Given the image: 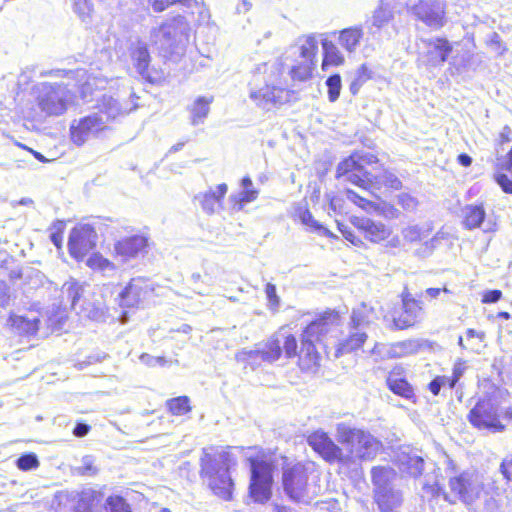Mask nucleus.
<instances>
[{
	"label": "nucleus",
	"mask_w": 512,
	"mask_h": 512,
	"mask_svg": "<svg viewBox=\"0 0 512 512\" xmlns=\"http://www.w3.org/2000/svg\"><path fill=\"white\" fill-rule=\"evenodd\" d=\"M340 322V315L336 311H327L320 318L311 322L303 331L302 346L297 352V341L293 335L284 338L283 349L288 358L299 356V366L303 371H315L319 365L320 356L315 343L328 334L333 326Z\"/></svg>",
	"instance_id": "1"
},
{
	"label": "nucleus",
	"mask_w": 512,
	"mask_h": 512,
	"mask_svg": "<svg viewBox=\"0 0 512 512\" xmlns=\"http://www.w3.org/2000/svg\"><path fill=\"white\" fill-rule=\"evenodd\" d=\"M232 464L229 452H209L208 449H203L200 476L213 493L224 500H230L232 497L233 482L229 475Z\"/></svg>",
	"instance_id": "2"
},
{
	"label": "nucleus",
	"mask_w": 512,
	"mask_h": 512,
	"mask_svg": "<svg viewBox=\"0 0 512 512\" xmlns=\"http://www.w3.org/2000/svg\"><path fill=\"white\" fill-rule=\"evenodd\" d=\"M35 104L41 117H58L75 105V93L64 84L42 82L34 87Z\"/></svg>",
	"instance_id": "3"
},
{
	"label": "nucleus",
	"mask_w": 512,
	"mask_h": 512,
	"mask_svg": "<svg viewBox=\"0 0 512 512\" xmlns=\"http://www.w3.org/2000/svg\"><path fill=\"white\" fill-rule=\"evenodd\" d=\"M336 437L338 442L347 448L348 460L370 461L382 449L381 441L369 431L345 423L337 424Z\"/></svg>",
	"instance_id": "4"
},
{
	"label": "nucleus",
	"mask_w": 512,
	"mask_h": 512,
	"mask_svg": "<svg viewBox=\"0 0 512 512\" xmlns=\"http://www.w3.org/2000/svg\"><path fill=\"white\" fill-rule=\"evenodd\" d=\"M375 501L382 512H396L403 501L402 493L393 482L396 472L391 467L378 466L371 470Z\"/></svg>",
	"instance_id": "5"
},
{
	"label": "nucleus",
	"mask_w": 512,
	"mask_h": 512,
	"mask_svg": "<svg viewBox=\"0 0 512 512\" xmlns=\"http://www.w3.org/2000/svg\"><path fill=\"white\" fill-rule=\"evenodd\" d=\"M308 479V469L302 464L284 468L282 482L285 493L296 502H310L317 491Z\"/></svg>",
	"instance_id": "6"
},
{
	"label": "nucleus",
	"mask_w": 512,
	"mask_h": 512,
	"mask_svg": "<svg viewBox=\"0 0 512 512\" xmlns=\"http://www.w3.org/2000/svg\"><path fill=\"white\" fill-rule=\"evenodd\" d=\"M268 69L267 63L258 65L254 71V81L249 90L250 100L260 109L270 111L286 101V92L283 88L269 85L267 79H264L265 85L258 86L255 82L261 74H265Z\"/></svg>",
	"instance_id": "7"
},
{
	"label": "nucleus",
	"mask_w": 512,
	"mask_h": 512,
	"mask_svg": "<svg viewBox=\"0 0 512 512\" xmlns=\"http://www.w3.org/2000/svg\"><path fill=\"white\" fill-rule=\"evenodd\" d=\"M377 164L376 156L372 154H359L355 153L350 155L338 164L337 174L338 177H344L345 180L359 186L364 190L367 195L372 194L367 189V179L364 176L365 172H376L379 168L373 167L371 170H366L365 165Z\"/></svg>",
	"instance_id": "8"
},
{
	"label": "nucleus",
	"mask_w": 512,
	"mask_h": 512,
	"mask_svg": "<svg viewBox=\"0 0 512 512\" xmlns=\"http://www.w3.org/2000/svg\"><path fill=\"white\" fill-rule=\"evenodd\" d=\"M450 492L469 505L486 494L483 476L475 471H466L449 480Z\"/></svg>",
	"instance_id": "9"
},
{
	"label": "nucleus",
	"mask_w": 512,
	"mask_h": 512,
	"mask_svg": "<svg viewBox=\"0 0 512 512\" xmlns=\"http://www.w3.org/2000/svg\"><path fill=\"white\" fill-rule=\"evenodd\" d=\"M106 128L104 117L94 112L72 121L69 129L70 140L73 144L82 146L89 140L97 138Z\"/></svg>",
	"instance_id": "10"
},
{
	"label": "nucleus",
	"mask_w": 512,
	"mask_h": 512,
	"mask_svg": "<svg viewBox=\"0 0 512 512\" xmlns=\"http://www.w3.org/2000/svg\"><path fill=\"white\" fill-rule=\"evenodd\" d=\"M468 421L479 430L500 432L504 429L500 421L498 406L490 399L476 403L468 414Z\"/></svg>",
	"instance_id": "11"
},
{
	"label": "nucleus",
	"mask_w": 512,
	"mask_h": 512,
	"mask_svg": "<svg viewBox=\"0 0 512 512\" xmlns=\"http://www.w3.org/2000/svg\"><path fill=\"white\" fill-rule=\"evenodd\" d=\"M354 225L373 243H383L386 248H399L402 244L400 236L394 234L390 226L369 218H356Z\"/></svg>",
	"instance_id": "12"
},
{
	"label": "nucleus",
	"mask_w": 512,
	"mask_h": 512,
	"mask_svg": "<svg viewBox=\"0 0 512 512\" xmlns=\"http://www.w3.org/2000/svg\"><path fill=\"white\" fill-rule=\"evenodd\" d=\"M272 467L264 461H251L250 496L255 502L265 503L271 497Z\"/></svg>",
	"instance_id": "13"
},
{
	"label": "nucleus",
	"mask_w": 512,
	"mask_h": 512,
	"mask_svg": "<svg viewBox=\"0 0 512 512\" xmlns=\"http://www.w3.org/2000/svg\"><path fill=\"white\" fill-rule=\"evenodd\" d=\"M418 62L427 67L442 65L452 52V45L446 38L421 39Z\"/></svg>",
	"instance_id": "14"
},
{
	"label": "nucleus",
	"mask_w": 512,
	"mask_h": 512,
	"mask_svg": "<svg viewBox=\"0 0 512 512\" xmlns=\"http://www.w3.org/2000/svg\"><path fill=\"white\" fill-rule=\"evenodd\" d=\"M97 234L88 224L78 225L69 236V252L72 257L82 260L96 245Z\"/></svg>",
	"instance_id": "15"
},
{
	"label": "nucleus",
	"mask_w": 512,
	"mask_h": 512,
	"mask_svg": "<svg viewBox=\"0 0 512 512\" xmlns=\"http://www.w3.org/2000/svg\"><path fill=\"white\" fill-rule=\"evenodd\" d=\"M308 444L329 463H347L348 457L324 431L318 430L308 436Z\"/></svg>",
	"instance_id": "16"
},
{
	"label": "nucleus",
	"mask_w": 512,
	"mask_h": 512,
	"mask_svg": "<svg viewBox=\"0 0 512 512\" xmlns=\"http://www.w3.org/2000/svg\"><path fill=\"white\" fill-rule=\"evenodd\" d=\"M153 284L143 277L131 279L124 290L119 294L120 305L123 307H139L153 293Z\"/></svg>",
	"instance_id": "17"
},
{
	"label": "nucleus",
	"mask_w": 512,
	"mask_h": 512,
	"mask_svg": "<svg viewBox=\"0 0 512 512\" xmlns=\"http://www.w3.org/2000/svg\"><path fill=\"white\" fill-rule=\"evenodd\" d=\"M411 11L433 29H439L445 23V3L442 0H420L411 7Z\"/></svg>",
	"instance_id": "18"
},
{
	"label": "nucleus",
	"mask_w": 512,
	"mask_h": 512,
	"mask_svg": "<svg viewBox=\"0 0 512 512\" xmlns=\"http://www.w3.org/2000/svg\"><path fill=\"white\" fill-rule=\"evenodd\" d=\"M281 351V341L279 339H271L261 350H242L238 352L236 354V360L239 362H247L251 365L259 364L260 361L272 363L279 359Z\"/></svg>",
	"instance_id": "19"
},
{
	"label": "nucleus",
	"mask_w": 512,
	"mask_h": 512,
	"mask_svg": "<svg viewBox=\"0 0 512 512\" xmlns=\"http://www.w3.org/2000/svg\"><path fill=\"white\" fill-rule=\"evenodd\" d=\"M135 94H130V99L124 102H120L118 99L112 96H103L101 104L99 105V111L106 124L108 121L116 119L119 116L126 115L137 108V103L134 101Z\"/></svg>",
	"instance_id": "20"
},
{
	"label": "nucleus",
	"mask_w": 512,
	"mask_h": 512,
	"mask_svg": "<svg viewBox=\"0 0 512 512\" xmlns=\"http://www.w3.org/2000/svg\"><path fill=\"white\" fill-rule=\"evenodd\" d=\"M402 312L393 318L396 328L405 329L415 325L422 318V307L409 293L402 294Z\"/></svg>",
	"instance_id": "21"
},
{
	"label": "nucleus",
	"mask_w": 512,
	"mask_h": 512,
	"mask_svg": "<svg viewBox=\"0 0 512 512\" xmlns=\"http://www.w3.org/2000/svg\"><path fill=\"white\" fill-rule=\"evenodd\" d=\"M131 59L138 74L145 80L154 83L159 77L150 68L151 57L144 42L137 41L131 47Z\"/></svg>",
	"instance_id": "22"
},
{
	"label": "nucleus",
	"mask_w": 512,
	"mask_h": 512,
	"mask_svg": "<svg viewBox=\"0 0 512 512\" xmlns=\"http://www.w3.org/2000/svg\"><path fill=\"white\" fill-rule=\"evenodd\" d=\"M147 247V238L142 235H133L123 238L115 243L114 252L122 262L136 258Z\"/></svg>",
	"instance_id": "23"
},
{
	"label": "nucleus",
	"mask_w": 512,
	"mask_h": 512,
	"mask_svg": "<svg viewBox=\"0 0 512 512\" xmlns=\"http://www.w3.org/2000/svg\"><path fill=\"white\" fill-rule=\"evenodd\" d=\"M182 24V17L174 18L162 24L153 33L152 38L154 43L159 45V47L163 50H168L172 48V46L174 45L179 36Z\"/></svg>",
	"instance_id": "24"
},
{
	"label": "nucleus",
	"mask_w": 512,
	"mask_h": 512,
	"mask_svg": "<svg viewBox=\"0 0 512 512\" xmlns=\"http://www.w3.org/2000/svg\"><path fill=\"white\" fill-rule=\"evenodd\" d=\"M399 469L412 477H419L424 468L423 458L409 447L400 449L396 456Z\"/></svg>",
	"instance_id": "25"
},
{
	"label": "nucleus",
	"mask_w": 512,
	"mask_h": 512,
	"mask_svg": "<svg viewBox=\"0 0 512 512\" xmlns=\"http://www.w3.org/2000/svg\"><path fill=\"white\" fill-rule=\"evenodd\" d=\"M81 307L88 318L95 321L105 320L108 309L101 291L93 292L91 298L84 297Z\"/></svg>",
	"instance_id": "26"
},
{
	"label": "nucleus",
	"mask_w": 512,
	"mask_h": 512,
	"mask_svg": "<svg viewBox=\"0 0 512 512\" xmlns=\"http://www.w3.org/2000/svg\"><path fill=\"white\" fill-rule=\"evenodd\" d=\"M227 190V185L222 183L217 185L214 189L199 193L195 199L207 214H213L221 206V201L227 193Z\"/></svg>",
	"instance_id": "27"
},
{
	"label": "nucleus",
	"mask_w": 512,
	"mask_h": 512,
	"mask_svg": "<svg viewBox=\"0 0 512 512\" xmlns=\"http://www.w3.org/2000/svg\"><path fill=\"white\" fill-rule=\"evenodd\" d=\"M376 319H378V314L375 308L366 303H361L352 310L350 326L355 330H364Z\"/></svg>",
	"instance_id": "28"
},
{
	"label": "nucleus",
	"mask_w": 512,
	"mask_h": 512,
	"mask_svg": "<svg viewBox=\"0 0 512 512\" xmlns=\"http://www.w3.org/2000/svg\"><path fill=\"white\" fill-rule=\"evenodd\" d=\"M364 176L367 179V185L378 188L383 185L388 188L398 190L402 186L399 178L385 169L379 168L376 172H365Z\"/></svg>",
	"instance_id": "29"
},
{
	"label": "nucleus",
	"mask_w": 512,
	"mask_h": 512,
	"mask_svg": "<svg viewBox=\"0 0 512 512\" xmlns=\"http://www.w3.org/2000/svg\"><path fill=\"white\" fill-rule=\"evenodd\" d=\"M367 337V333L364 330H355L350 327V333L348 337L339 342L335 352V357H339L340 355L351 353L360 349L366 342Z\"/></svg>",
	"instance_id": "30"
},
{
	"label": "nucleus",
	"mask_w": 512,
	"mask_h": 512,
	"mask_svg": "<svg viewBox=\"0 0 512 512\" xmlns=\"http://www.w3.org/2000/svg\"><path fill=\"white\" fill-rule=\"evenodd\" d=\"M485 216L486 212L482 204L466 205L463 208V225L468 230L480 228L484 223Z\"/></svg>",
	"instance_id": "31"
},
{
	"label": "nucleus",
	"mask_w": 512,
	"mask_h": 512,
	"mask_svg": "<svg viewBox=\"0 0 512 512\" xmlns=\"http://www.w3.org/2000/svg\"><path fill=\"white\" fill-rule=\"evenodd\" d=\"M212 97L200 96L194 100L189 106L191 124L197 126L204 123L210 112V104L212 103Z\"/></svg>",
	"instance_id": "32"
},
{
	"label": "nucleus",
	"mask_w": 512,
	"mask_h": 512,
	"mask_svg": "<svg viewBox=\"0 0 512 512\" xmlns=\"http://www.w3.org/2000/svg\"><path fill=\"white\" fill-rule=\"evenodd\" d=\"M430 223L409 224L401 230V235L406 242L414 243L427 239L432 233Z\"/></svg>",
	"instance_id": "33"
},
{
	"label": "nucleus",
	"mask_w": 512,
	"mask_h": 512,
	"mask_svg": "<svg viewBox=\"0 0 512 512\" xmlns=\"http://www.w3.org/2000/svg\"><path fill=\"white\" fill-rule=\"evenodd\" d=\"M362 37L363 31L361 28H346L339 32L338 44L348 53H353L358 48Z\"/></svg>",
	"instance_id": "34"
},
{
	"label": "nucleus",
	"mask_w": 512,
	"mask_h": 512,
	"mask_svg": "<svg viewBox=\"0 0 512 512\" xmlns=\"http://www.w3.org/2000/svg\"><path fill=\"white\" fill-rule=\"evenodd\" d=\"M321 43L323 49V70H326L329 66H340L344 63L345 58L336 44L327 39H323Z\"/></svg>",
	"instance_id": "35"
},
{
	"label": "nucleus",
	"mask_w": 512,
	"mask_h": 512,
	"mask_svg": "<svg viewBox=\"0 0 512 512\" xmlns=\"http://www.w3.org/2000/svg\"><path fill=\"white\" fill-rule=\"evenodd\" d=\"M87 287L88 286L71 278L63 284L61 293L63 296H67L71 306L74 308L79 303L81 296L87 293Z\"/></svg>",
	"instance_id": "36"
},
{
	"label": "nucleus",
	"mask_w": 512,
	"mask_h": 512,
	"mask_svg": "<svg viewBox=\"0 0 512 512\" xmlns=\"http://www.w3.org/2000/svg\"><path fill=\"white\" fill-rule=\"evenodd\" d=\"M420 344L416 340H405L390 345L386 354L392 358H401L418 352Z\"/></svg>",
	"instance_id": "37"
},
{
	"label": "nucleus",
	"mask_w": 512,
	"mask_h": 512,
	"mask_svg": "<svg viewBox=\"0 0 512 512\" xmlns=\"http://www.w3.org/2000/svg\"><path fill=\"white\" fill-rule=\"evenodd\" d=\"M393 19V12L387 6L381 4L374 12L370 19L369 30L372 34L376 33L383 27L389 24Z\"/></svg>",
	"instance_id": "38"
},
{
	"label": "nucleus",
	"mask_w": 512,
	"mask_h": 512,
	"mask_svg": "<svg viewBox=\"0 0 512 512\" xmlns=\"http://www.w3.org/2000/svg\"><path fill=\"white\" fill-rule=\"evenodd\" d=\"M86 265L95 271L101 272L104 276H112L116 272V266L110 260L104 258L100 253L91 254Z\"/></svg>",
	"instance_id": "39"
},
{
	"label": "nucleus",
	"mask_w": 512,
	"mask_h": 512,
	"mask_svg": "<svg viewBox=\"0 0 512 512\" xmlns=\"http://www.w3.org/2000/svg\"><path fill=\"white\" fill-rule=\"evenodd\" d=\"M387 385L393 393L400 395L406 399H410L414 395L413 388L403 378L390 375L387 378Z\"/></svg>",
	"instance_id": "40"
},
{
	"label": "nucleus",
	"mask_w": 512,
	"mask_h": 512,
	"mask_svg": "<svg viewBox=\"0 0 512 512\" xmlns=\"http://www.w3.org/2000/svg\"><path fill=\"white\" fill-rule=\"evenodd\" d=\"M12 325L21 333L35 334L39 329V319L36 316H14L11 318Z\"/></svg>",
	"instance_id": "41"
},
{
	"label": "nucleus",
	"mask_w": 512,
	"mask_h": 512,
	"mask_svg": "<svg viewBox=\"0 0 512 512\" xmlns=\"http://www.w3.org/2000/svg\"><path fill=\"white\" fill-rule=\"evenodd\" d=\"M300 56L304 62L315 64V57L318 51V42L314 36H307L300 41Z\"/></svg>",
	"instance_id": "42"
},
{
	"label": "nucleus",
	"mask_w": 512,
	"mask_h": 512,
	"mask_svg": "<svg viewBox=\"0 0 512 512\" xmlns=\"http://www.w3.org/2000/svg\"><path fill=\"white\" fill-rule=\"evenodd\" d=\"M295 216L301 221V223L315 231H318L319 233L323 235H328L329 231L323 227L321 224H319L312 216L310 211L303 207L299 206L295 210Z\"/></svg>",
	"instance_id": "43"
},
{
	"label": "nucleus",
	"mask_w": 512,
	"mask_h": 512,
	"mask_svg": "<svg viewBox=\"0 0 512 512\" xmlns=\"http://www.w3.org/2000/svg\"><path fill=\"white\" fill-rule=\"evenodd\" d=\"M346 197L349 201L355 203L365 211L371 213V212H379L380 205L373 202L371 199H369L366 195H360L357 192L347 189L346 191Z\"/></svg>",
	"instance_id": "44"
},
{
	"label": "nucleus",
	"mask_w": 512,
	"mask_h": 512,
	"mask_svg": "<svg viewBox=\"0 0 512 512\" xmlns=\"http://www.w3.org/2000/svg\"><path fill=\"white\" fill-rule=\"evenodd\" d=\"M168 410L177 416L185 415L191 411L190 400L187 396H179L166 402Z\"/></svg>",
	"instance_id": "45"
},
{
	"label": "nucleus",
	"mask_w": 512,
	"mask_h": 512,
	"mask_svg": "<svg viewBox=\"0 0 512 512\" xmlns=\"http://www.w3.org/2000/svg\"><path fill=\"white\" fill-rule=\"evenodd\" d=\"M72 8L82 22H90L93 13L91 0H72Z\"/></svg>",
	"instance_id": "46"
},
{
	"label": "nucleus",
	"mask_w": 512,
	"mask_h": 512,
	"mask_svg": "<svg viewBox=\"0 0 512 512\" xmlns=\"http://www.w3.org/2000/svg\"><path fill=\"white\" fill-rule=\"evenodd\" d=\"M257 196L258 191L256 189H246L237 194H233L231 196V201L235 208L241 210L245 204L253 202Z\"/></svg>",
	"instance_id": "47"
},
{
	"label": "nucleus",
	"mask_w": 512,
	"mask_h": 512,
	"mask_svg": "<svg viewBox=\"0 0 512 512\" xmlns=\"http://www.w3.org/2000/svg\"><path fill=\"white\" fill-rule=\"evenodd\" d=\"M106 512H131L130 505L118 495L109 496L105 501Z\"/></svg>",
	"instance_id": "48"
},
{
	"label": "nucleus",
	"mask_w": 512,
	"mask_h": 512,
	"mask_svg": "<svg viewBox=\"0 0 512 512\" xmlns=\"http://www.w3.org/2000/svg\"><path fill=\"white\" fill-rule=\"evenodd\" d=\"M328 89V99L330 102H335L338 100L340 96V91L342 88L341 77L339 74H334L328 77L325 82Z\"/></svg>",
	"instance_id": "49"
},
{
	"label": "nucleus",
	"mask_w": 512,
	"mask_h": 512,
	"mask_svg": "<svg viewBox=\"0 0 512 512\" xmlns=\"http://www.w3.org/2000/svg\"><path fill=\"white\" fill-rule=\"evenodd\" d=\"M16 465L22 471H29L39 466V460L34 453L24 454L17 459Z\"/></svg>",
	"instance_id": "50"
},
{
	"label": "nucleus",
	"mask_w": 512,
	"mask_h": 512,
	"mask_svg": "<svg viewBox=\"0 0 512 512\" xmlns=\"http://www.w3.org/2000/svg\"><path fill=\"white\" fill-rule=\"evenodd\" d=\"M314 63L304 62L298 66H294L291 69V75L294 79L304 81L311 76V72L314 68Z\"/></svg>",
	"instance_id": "51"
},
{
	"label": "nucleus",
	"mask_w": 512,
	"mask_h": 512,
	"mask_svg": "<svg viewBox=\"0 0 512 512\" xmlns=\"http://www.w3.org/2000/svg\"><path fill=\"white\" fill-rule=\"evenodd\" d=\"M265 294L268 301V308L276 311L280 306V298L276 292V286L272 283H267L265 287Z\"/></svg>",
	"instance_id": "52"
},
{
	"label": "nucleus",
	"mask_w": 512,
	"mask_h": 512,
	"mask_svg": "<svg viewBox=\"0 0 512 512\" xmlns=\"http://www.w3.org/2000/svg\"><path fill=\"white\" fill-rule=\"evenodd\" d=\"M466 370V363L465 361L459 359L453 367V375L452 377H449V387L452 389L455 387L456 383L459 381V379L462 377Z\"/></svg>",
	"instance_id": "53"
},
{
	"label": "nucleus",
	"mask_w": 512,
	"mask_h": 512,
	"mask_svg": "<svg viewBox=\"0 0 512 512\" xmlns=\"http://www.w3.org/2000/svg\"><path fill=\"white\" fill-rule=\"evenodd\" d=\"M398 204L407 211H413L418 205L416 198L407 193H401L398 195Z\"/></svg>",
	"instance_id": "54"
},
{
	"label": "nucleus",
	"mask_w": 512,
	"mask_h": 512,
	"mask_svg": "<svg viewBox=\"0 0 512 512\" xmlns=\"http://www.w3.org/2000/svg\"><path fill=\"white\" fill-rule=\"evenodd\" d=\"M140 361L150 367L164 366L167 363L164 357H155L147 353H144L140 356Z\"/></svg>",
	"instance_id": "55"
},
{
	"label": "nucleus",
	"mask_w": 512,
	"mask_h": 512,
	"mask_svg": "<svg viewBox=\"0 0 512 512\" xmlns=\"http://www.w3.org/2000/svg\"><path fill=\"white\" fill-rule=\"evenodd\" d=\"M449 377L447 376H438L433 379L429 384V389L434 395H438L441 388L446 384L449 385Z\"/></svg>",
	"instance_id": "56"
},
{
	"label": "nucleus",
	"mask_w": 512,
	"mask_h": 512,
	"mask_svg": "<svg viewBox=\"0 0 512 512\" xmlns=\"http://www.w3.org/2000/svg\"><path fill=\"white\" fill-rule=\"evenodd\" d=\"M80 469L83 475H94L97 472V469L93 465V458L91 456L83 457Z\"/></svg>",
	"instance_id": "57"
},
{
	"label": "nucleus",
	"mask_w": 512,
	"mask_h": 512,
	"mask_svg": "<svg viewBox=\"0 0 512 512\" xmlns=\"http://www.w3.org/2000/svg\"><path fill=\"white\" fill-rule=\"evenodd\" d=\"M497 183L500 185L505 193L512 194V179L505 174H500L496 177Z\"/></svg>",
	"instance_id": "58"
},
{
	"label": "nucleus",
	"mask_w": 512,
	"mask_h": 512,
	"mask_svg": "<svg viewBox=\"0 0 512 512\" xmlns=\"http://www.w3.org/2000/svg\"><path fill=\"white\" fill-rule=\"evenodd\" d=\"M500 471L507 480L512 481V457L505 458L502 461L500 465Z\"/></svg>",
	"instance_id": "59"
},
{
	"label": "nucleus",
	"mask_w": 512,
	"mask_h": 512,
	"mask_svg": "<svg viewBox=\"0 0 512 512\" xmlns=\"http://www.w3.org/2000/svg\"><path fill=\"white\" fill-rule=\"evenodd\" d=\"M512 130L508 125H505L499 133L497 144L502 146L511 141Z\"/></svg>",
	"instance_id": "60"
},
{
	"label": "nucleus",
	"mask_w": 512,
	"mask_h": 512,
	"mask_svg": "<svg viewBox=\"0 0 512 512\" xmlns=\"http://www.w3.org/2000/svg\"><path fill=\"white\" fill-rule=\"evenodd\" d=\"M502 297V292L500 290H489L484 293L482 302L483 303H496Z\"/></svg>",
	"instance_id": "61"
},
{
	"label": "nucleus",
	"mask_w": 512,
	"mask_h": 512,
	"mask_svg": "<svg viewBox=\"0 0 512 512\" xmlns=\"http://www.w3.org/2000/svg\"><path fill=\"white\" fill-rule=\"evenodd\" d=\"M152 8L156 12H162L173 4L171 0H149Z\"/></svg>",
	"instance_id": "62"
},
{
	"label": "nucleus",
	"mask_w": 512,
	"mask_h": 512,
	"mask_svg": "<svg viewBox=\"0 0 512 512\" xmlns=\"http://www.w3.org/2000/svg\"><path fill=\"white\" fill-rule=\"evenodd\" d=\"M370 77V71L366 65L363 64L357 69L355 78L360 82L365 83Z\"/></svg>",
	"instance_id": "63"
},
{
	"label": "nucleus",
	"mask_w": 512,
	"mask_h": 512,
	"mask_svg": "<svg viewBox=\"0 0 512 512\" xmlns=\"http://www.w3.org/2000/svg\"><path fill=\"white\" fill-rule=\"evenodd\" d=\"M498 165L503 170H506V171L512 170V147H511V150L507 153V155L504 158L499 159Z\"/></svg>",
	"instance_id": "64"
}]
</instances>
